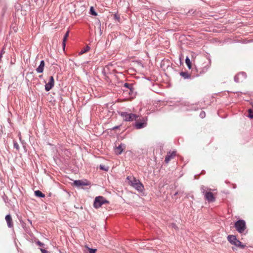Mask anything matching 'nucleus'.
I'll return each mask as SVG.
<instances>
[{
	"label": "nucleus",
	"mask_w": 253,
	"mask_h": 253,
	"mask_svg": "<svg viewBox=\"0 0 253 253\" xmlns=\"http://www.w3.org/2000/svg\"><path fill=\"white\" fill-rule=\"evenodd\" d=\"M108 79H108V77H106V80L107 82H108V81H109V80H108Z\"/></svg>",
	"instance_id": "f704fd0d"
},
{
	"label": "nucleus",
	"mask_w": 253,
	"mask_h": 253,
	"mask_svg": "<svg viewBox=\"0 0 253 253\" xmlns=\"http://www.w3.org/2000/svg\"><path fill=\"white\" fill-rule=\"evenodd\" d=\"M114 17H115V18L116 19H117V20H119V19H120L119 16L118 15H117V14H115V15H114Z\"/></svg>",
	"instance_id": "cd10ccee"
},
{
	"label": "nucleus",
	"mask_w": 253,
	"mask_h": 253,
	"mask_svg": "<svg viewBox=\"0 0 253 253\" xmlns=\"http://www.w3.org/2000/svg\"><path fill=\"white\" fill-rule=\"evenodd\" d=\"M123 151V149L122 148L121 145H119L115 149V153L118 155L121 154Z\"/></svg>",
	"instance_id": "dca6fc26"
},
{
	"label": "nucleus",
	"mask_w": 253,
	"mask_h": 253,
	"mask_svg": "<svg viewBox=\"0 0 253 253\" xmlns=\"http://www.w3.org/2000/svg\"><path fill=\"white\" fill-rule=\"evenodd\" d=\"M211 189L206 190L203 189V193L204 195L205 199L209 203H212L215 201L216 194L211 191Z\"/></svg>",
	"instance_id": "f257e3e1"
},
{
	"label": "nucleus",
	"mask_w": 253,
	"mask_h": 253,
	"mask_svg": "<svg viewBox=\"0 0 253 253\" xmlns=\"http://www.w3.org/2000/svg\"><path fill=\"white\" fill-rule=\"evenodd\" d=\"M178 194V192H176L174 194V195H176Z\"/></svg>",
	"instance_id": "e433bc0d"
},
{
	"label": "nucleus",
	"mask_w": 253,
	"mask_h": 253,
	"mask_svg": "<svg viewBox=\"0 0 253 253\" xmlns=\"http://www.w3.org/2000/svg\"><path fill=\"white\" fill-rule=\"evenodd\" d=\"M5 220L6 221L7 225L9 227H13L12 219V217L10 214L6 215Z\"/></svg>",
	"instance_id": "1a4fd4ad"
},
{
	"label": "nucleus",
	"mask_w": 253,
	"mask_h": 253,
	"mask_svg": "<svg viewBox=\"0 0 253 253\" xmlns=\"http://www.w3.org/2000/svg\"><path fill=\"white\" fill-rule=\"evenodd\" d=\"M248 113H249V115H248V117L251 119H253V110H252V109H249Z\"/></svg>",
	"instance_id": "5701e85b"
},
{
	"label": "nucleus",
	"mask_w": 253,
	"mask_h": 253,
	"mask_svg": "<svg viewBox=\"0 0 253 253\" xmlns=\"http://www.w3.org/2000/svg\"><path fill=\"white\" fill-rule=\"evenodd\" d=\"M232 250H233V251H234V250H235V248H234V247H232Z\"/></svg>",
	"instance_id": "4c0bfd02"
},
{
	"label": "nucleus",
	"mask_w": 253,
	"mask_h": 253,
	"mask_svg": "<svg viewBox=\"0 0 253 253\" xmlns=\"http://www.w3.org/2000/svg\"><path fill=\"white\" fill-rule=\"evenodd\" d=\"M41 251L42 253H49L48 251L43 249H41Z\"/></svg>",
	"instance_id": "a878e982"
},
{
	"label": "nucleus",
	"mask_w": 253,
	"mask_h": 253,
	"mask_svg": "<svg viewBox=\"0 0 253 253\" xmlns=\"http://www.w3.org/2000/svg\"><path fill=\"white\" fill-rule=\"evenodd\" d=\"M235 246L240 249H244L246 247L245 245L243 244L239 240H238Z\"/></svg>",
	"instance_id": "a211bd4d"
},
{
	"label": "nucleus",
	"mask_w": 253,
	"mask_h": 253,
	"mask_svg": "<svg viewBox=\"0 0 253 253\" xmlns=\"http://www.w3.org/2000/svg\"><path fill=\"white\" fill-rule=\"evenodd\" d=\"M35 194L36 196L39 197L43 198V197H45V195L44 194H43L40 190H37V191H35Z\"/></svg>",
	"instance_id": "f3484780"
},
{
	"label": "nucleus",
	"mask_w": 253,
	"mask_h": 253,
	"mask_svg": "<svg viewBox=\"0 0 253 253\" xmlns=\"http://www.w3.org/2000/svg\"><path fill=\"white\" fill-rule=\"evenodd\" d=\"M37 244L42 247H43L44 246V244L42 243L40 241H38L37 242Z\"/></svg>",
	"instance_id": "b1692460"
},
{
	"label": "nucleus",
	"mask_w": 253,
	"mask_h": 253,
	"mask_svg": "<svg viewBox=\"0 0 253 253\" xmlns=\"http://www.w3.org/2000/svg\"><path fill=\"white\" fill-rule=\"evenodd\" d=\"M54 85V80L52 76H51L48 83L45 85V89L46 91H49Z\"/></svg>",
	"instance_id": "423d86ee"
},
{
	"label": "nucleus",
	"mask_w": 253,
	"mask_h": 253,
	"mask_svg": "<svg viewBox=\"0 0 253 253\" xmlns=\"http://www.w3.org/2000/svg\"><path fill=\"white\" fill-rule=\"evenodd\" d=\"M235 246L240 249H244L246 247L245 245L243 244L239 240H238Z\"/></svg>",
	"instance_id": "6ab92c4d"
},
{
	"label": "nucleus",
	"mask_w": 253,
	"mask_h": 253,
	"mask_svg": "<svg viewBox=\"0 0 253 253\" xmlns=\"http://www.w3.org/2000/svg\"><path fill=\"white\" fill-rule=\"evenodd\" d=\"M180 75L182 76L185 77L186 76V73H185V72H181Z\"/></svg>",
	"instance_id": "c756f323"
},
{
	"label": "nucleus",
	"mask_w": 253,
	"mask_h": 253,
	"mask_svg": "<svg viewBox=\"0 0 253 253\" xmlns=\"http://www.w3.org/2000/svg\"><path fill=\"white\" fill-rule=\"evenodd\" d=\"M4 52L3 50H2L0 53H1V55H2V53Z\"/></svg>",
	"instance_id": "72a5a7b5"
},
{
	"label": "nucleus",
	"mask_w": 253,
	"mask_h": 253,
	"mask_svg": "<svg viewBox=\"0 0 253 253\" xmlns=\"http://www.w3.org/2000/svg\"><path fill=\"white\" fill-rule=\"evenodd\" d=\"M69 31L68 30L67 31V32L66 33V34H65V35L63 37V41H62V46L64 48L65 47L66 42L67 39L69 36Z\"/></svg>",
	"instance_id": "f8f14e48"
},
{
	"label": "nucleus",
	"mask_w": 253,
	"mask_h": 253,
	"mask_svg": "<svg viewBox=\"0 0 253 253\" xmlns=\"http://www.w3.org/2000/svg\"><path fill=\"white\" fill-rule=\"evenodd\" d=\"M117 128H118V126H116V127H114L113 128V129H115Z\"/></svg>",
	"instance_id": "c9c22d12"
},
{
	"label": "nucleus",
	"mask_w": 253,
	"mask_h": 253,
	"mask_svg": "<svg viewBox=\"0 0 253 253\" xmlns=\"http://www.w3.org/2000/svg\"><path fill=\"white\" fill-rule=\"evenodd\" d=\"M235 227L240 233H243L246 229V223L244 220H239L235 223Z\"/></svg>",
	"instance_id": "20e7f679"
},
{
	"label": "nucleus",
	"mask_w": 253,
	"mask_h": 253,
	"mask_svg": "<svg viewBox=\"0 0 253 253\" xmlns=\"http://www.w3.org/2000/svg\"><path fill=\"white\" fill-rule=\"evenodd\" d=\"M74 184L77 186H80L82 185H88V183H85V182L82 181V180H75L74 182Z\"/></svg>",
	"instance_id": "ddd939ff"
},
{
	"label": "nucleus",
	"mask_w": 253,
	"mask_h": 253,
	"mask_svg": "<svg viewBox=\"0 0 253 253\" xmlns=\"http://www.w3.org/2000/svg\"><path fill=\"white\" fill-rule=\"evenodd\" d=\"M90 49V47L88 45L84 47V48L81 49V50L79 52V54L82 55L86 52H87Z\"/></svg>",
	"instance_id": "2eb2a0df"
},
{
	"label": "nucleus",
	"mask_w": 253,
	"mask_h": 253,
	"mask_svg": "<svg viewBox=\"0 0 253 253\" xmlns=\"http://www.w3.org/2000/svg\"><path fill=\"white\" fill-rule=\"evenodd\" d=\"M192 65L193 64H186L187 67L189 69H190L192 68Z\"/></svg>",
	"instance_id": "c85d7f7f"
},
{
	"label": "nucleus",
	"mask_w": 253,
	"mask_h": 253,
	"mask_svg": "<svg viewBox=\"0 0 253 253\" xmlns=\"http://www.w3.org/2000/svg\"><path fill=\"white\" fill-rule=\"evenodd\" d=\"M112 65H113V64H109V65H106V66H105V68H108H108H109V65L112 66ZM104 70H105V69H104Z\"/></svg>",
	"instance_id": "7c9ffc66"
},
{
	"label": "nucleus",
	"mask_w": 253,
	"mask_h": 253,
	"mask_svg": "<svg viewBox=\"0 0 253 253\" xmlns=\"http://www.w3.org/2000/svg\"><path fill=\"white\" fill-rule=\"evenodd\" d=\"M245 76V75L244 73H239L235 77V79L237 82H240L239 78L241 77H244Z\"/></svg>",
	"instance_id": "aec40b11"
},
{
	"label": "nucleus",
	"mask_w": 253,
	"mask_h": 253,
	"mask_svg": "<svg viewBox=\"0 0 253 253\" xmlns=\"http://www.w3.org/2000/svg\"><path fill=\"white\" fill-rule=\"evenodd\" d=\"M109 202L102 196H98L95 198L93 206L95 208H100L104 204H108Z\"/></svg>",
	"instance_id": "f03ea898"
},
{
	"label": "nucleus",
	"mask_w": 253,
	"mask_h": 253,
	"mask_svg": "<svg viewBox=\"0 0 253 253\" xmlns=\"http://www.w3.org/2000/svg\"><path fill=\"white\" fill-rule=\"evenodd\" d=\"M228 241L232 244L236 246L239 240L237 239L235 236L233 235H228L227 237Z\"/></svg>",
	"instance_id": "0eeeda50"
},
{
	"label": "nucleus",
	"mask_w": 253,
	"mask_h": 253,
	"mask_svg": "<svg viewBox=\"0 0 253 253\" xmlns=\"http://www.w3.org/2000/svg\"><path fill=\"white\" fill-rule=\"evenodd\" d=\"M133 187L139 191H142L143 189V186L140 181L137 183H135V185H134Z\"/></svg>",
	"instance_id": "9b49d317"
},
{
	"label": "nucleus",
	"mask_w": 253,
	"mask_h": 253,
	"mask_svg": "<svg viewBox=\"0 0 253 253\" xmlns=\"http://www.w3.org/2000/svg\"><path fill=\"white\" fill-rule=\"evenodd\" d=\"M40 63H44V60H42L40 61Z\"/></svg>",
	"instance_id": "473e14b6"
},
{
	"label": "nucleus",
	"mask_w": 253,
	"mask_h": 253,
	"mask_svg": "<svg viewBox=\"0 0 253 253\" xmlns=\"http://www.w3.org/2000/svg\"><path fill=\"white\" fill-rule=\"evenodd\" d=\"M142 121L143 122H136L135 123V126L137 129H140L146 126V120L144 118H143Z\"/></svg>",
	"instance_id": "6e6552de"
},
{
	"label": "nucleus",
	"mask_w": 253,
	"mask_h": 253,
	"mask_svg": "<svg viewBox=\"0 0 253 253\" xmlns=\"http://www.w3.org/2000/svg\"><path fill=\"white\" fill-rule=\"evenodd\" d=\"M96 249H90L87 246H85V250H84V253H95L96 252Z\"/></svg>",
	"instance_id": "4468645a"
},
{
	"label": "nucleus",
	"mask_w": 253,
	"mask_h": 253,
	"mask_svg": "<svg viewBox=\"0 0 253 253\" xmlns=\"http://www.w3.org/2000/svg\"><path fill=\"white\" fill-rule=\"evenodd\" d=\"M185 63H191L190 59L188 57H186L185 59Z\"/></svg>",
	"instance_id": "393cba45"
},
{
	"label": "nucleus",
	"mask_w": 253,
	"mask_h": 253,
	"mask_svg": "<svg viewBox=\"0 0 253 253\" xmlns=\"http://www.w3.org/2000/svg\"><path fill=\"white\" fill-rule=\"evenodd\" d=\"M176 152L175 151H173L172 152H168L165 161L166 163H169V162L171 160L174 158V157L176 156Z\"/></svg>",
	"instance_id": "39448f33"
},
{
	"label": "nucleus",
	"mask_w": 253,
	"mask_h": 253,
	"mask_svg": "<svg viewBox=\"0 0 253 253\" xmlns=\"http://www.w3.org/2000/svg\"><path fill=\"white\" fill-rule=\"evenodd\" d=\"M201 116L202 117H203V115L205 116V112H203V113H201V114H200Z\"/></svg>",
	"instance_id": "2f4dec72"
},
{
	"label": "nucleus",
	"mask_w": 253,
	"mask_h": 253,
	"mask_svg": "<svg viewBox=\"0 0 253 253\" xmlns=\"http://www.w3.org/2000/svg\"><path fill=\"white\" fill-rule=\"evenodd\" d=\"M127 179L129 180V182L132 186H133L135 185V183H137L139 181V180L136 179L133 176H128Z\"/></svg>",
	"instance_id": "9d476101"
},
{
	"label": "nucleus",
	"mask_w": 253,
	"mask_h": 253,
	"mask_svg": "<svg viewBox=\"0 0 253 253\" xmlns=\"http://www.w3.org/2000/svg\"><path fill=\"white\" fill-rule=\"evenodd\" d=\"M121 116L125 121H132L134 120H136L138 117V116L134 114H129L126 112H121Z\"/></svg>",
	"instance_id": "7ed1b4c3"
},
{
	"label": "nucleus",
	"mask_w": 253,
	"mask_h": 253,
	"mask_svg": "<svg viewBox=\"0 0 253 253\" xmlns=\"http://www.w3.org/2000/svg\"><path fill=\"white\" fill-rule=\"evenodd\" d=\"M90 13L94 16H96L97 15V13L95 12L94 8L92 6H91L90 8Z\"/></svg>",
	"instance_id": "4be33fe9"
},
{
	"label": "nucleus",
	"mask_w": 253,
	"mask_h": 253,
	"mask_svg": "<svg viewBox=\"0 0 253 253\" xmlns=\"http://www.w3.org/2000/svg\"><path fill=\"white\" fill-rule=\"evenodd\" d=\"M14 147L16 148L17 150L19 149V145L17 143H14Z\"/></svg>",
	"instance_id": "bb28decb"
},
{
	"label": "nucleus",
	"mask_w": 253,
	"mask_h": 253,
	"mask_svg": "<svg viewBox=\"0 0 253 253\" xmlns=\"http://www.w3.org/2000/svg\"><path fill=\"white\" fill-rule=\"evenodd\" d=\"M252 106H253V104L252 105Z\"/></svg>",
	"instance_id": "58836bf2"
},
{
	"label": "nucleus",
	"mask_w": 253,
	"mask_h": 253,
	"mask_svg": "<svg viewBox=\"0 0 253 253\" xmlns=\"http://www.w3.org/2000/svg\"><path fill=\"white\" fill-rule=\"evenodd\" d=\"M44 64H40V66L37 68V71L38 73H42L43 71Z\"/></svg>",
	"instance_id": "412c9836"
}]
</instances>
